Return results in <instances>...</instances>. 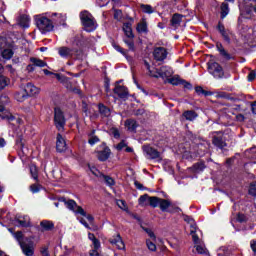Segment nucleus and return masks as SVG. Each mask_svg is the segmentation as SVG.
Segmentation results:
<instances>
[{"instance_id": "nucleus-30", "label": "nucleus", "mask_w": 256, "mask_h": 256, "mask_svg": "<svg viewBox=\"0 0 256 256\" xmlns=\"http://www.w3.org/2000/svg\"><path fill=\"white\" fill-rule=\"evenodd\" d=\"M151 196H148L147 194H144L139 197L138 203L141 207H147L150 203Z\"/></svg>"}, {"instance_id": "nucleus-45", "label": "nucleus", "mask_w": 256, "mask_h": 256, "mask_svg": "<svg viewBox=\"0 0 256 256\" xmlns=\"http://www.w3.org/2000/svg\"><path fill=\"white\" fill-rule=\"evenodd\" d=\"M101 177H103L106 185H108V187H113V185H115V180L110 177V176H105L103 174H101Z\"/></svg>"}, {"instance_id": "nucleus-58", "label": "nucleus", "mask_w": 256, "mask_h": 256, "mask_svg": "<svg viewBox=\"0 0 256 256\" xmlns=\"http://www.w3.org/2000/svg\"><path fill=\"white\" fill-rule=\"evenodd\" d=\"M90 171L91 173H93L95 175V177H101V172H99V170L95 167H90Z\"/></svg>"}, {"instance_id": "nucleus-39", "label": "nucleus", "mask_w": 256, "mask_h": 256, "mask_svg": "<svg viewBox=\"0 0 256 256\" xmlns=\"http://www.w3.org/2000/svg\"><path fill=\"white\" fill-rule=\"evenodd\" d=\"M160 201H161V198L156 197V196H150L149 205H150V207H153L155 209L156 207H159Z\"/></svg>"}, {"instance_id": "nucleus-3", "label": "nucleus", "mask_w": 256, "mask_h": 256, "mask_svg": "<svg viewBox=\"0 0 256 256\" xmlns=\"http://www.w3.org/2000/svg\"><path fill=\"white\" fill-rule=\"evenodd\" d=\"M145 67L149 71L150 77H155L156 79H166V81L173 77V69L169 66H162L159 70H151V66L148 64V62H145Z\"/></svg>"}, {"instance_id": "nucleus-15", "label": "nucleus", "mask_w": 256, "mask_h": 256, "mask_svg": "<svg viewBox=\"0 0 256 256\" xmlns=\"http://www.w3.org/2000/svg\"><path fill=\"white\" fill-rule=\"evenodd\" d=\"M114 93L117 95L120 99H127L129 97V91H127V88L125 86H119L117 85L114 88Z\"/></svg>"}, {"instance_id": "nucleus-28", "label": "nucleus", "mask_w": 256, "mask_h": 256, "mask_svg": "<svg viewBox=\"0 0 256 256\" xmlns=\"http://www.w3.org/2000/svg\"><path fill=\"white\" fill-rule=\"evenodd\" d=\"M40 226L44 231H51V229H54L55 224L53 223V221L43 220L40 222Z\"/></svg>"}, {"instance_id": "nucleus-55", "label": "nucleus", "mask_w": 256, "mask_h": 256, "mask_svg": "<svg viewBox=\"0 0 256 256\" xmlns=\"http://www.w3.org/2000/svg\"><path fill=\"white\" fill-rule=\"evenodd\" d=\"M30 173H31L33 179L37 180L38 174H37V167L36 166H31L30 167Z\"/></svg>"}, {"instance_id": "nucleus-27", "label": "nucleus", "mask_w": 256, "mask_h": 256, "mask_svg": "<svg viewBox=\"0 0 256 256\" xmlns=\"http://www.w3.org/2000/svg\"><path fill=\"white\" fill-rule=\"evenodd\" d=\"M98 109H99V113H100L101 117H110L111 116V110L107 106H105L103 104H99Z\"/></svg>"}, {"instance_id": "nucleus-18", "label": "nucleus", "mask_w": 256, "mask_h": 256, "mask_svg": "<svg viewBox=\"0 0 256 256\" xmlns=\"http://www.w3.org/2000/svg\"><path fill=\"white\" fill-rule=\"evenodd\" d=\"M158 207H160V210L163 212L169 211V213H173V210H171V208H173V204L167 199L160 198Z\"/></svg>"}, {"instance_id": "nucleus-16", "label": "nucleus", "mask_w": 256, "mask_h": 256, "mask_svg": "<svg viewBox=\"0 0 256 256\" xmlns=\"http://www.w3.org/2000/svg\"><path fill=\"white\" fill-rule=\"evenodd\" d=\"M109 241L116 249H125V243L123 239H121V235L113 236Z\"/></svg>"}, {"instance_id": "nucleus-8", "label": "nucleus", "mask_w": 256, "mask_h": 256, "mask_svg": "<svg viewBox=\"0 0 256 256\" xmlns=\"http://www.w3.org/2000/svg\"><path fill=\"white\" fill-rule=\"evenodd\" d=\"M208 71L210 75H213V77H215V79H221L225 75V73L223 72V67H221V65H219V63L217 62H209Z\"/></svg>"}, {"instance_id": "nucleus-42", "label": "nucleus", "mask_w": 256, "mask_h": 256, "mask_svg": "<svg viewBox=\"0 0 256 256\" xmlns=\"http://www.w3.org/2000/svg\"><path fill=\"white\" fill-rule=\"evenodd\" d=\"M10 80L9 78L0 75V90H3L5 87H7V85H9Z\"/></svg>"}, {"instance_id": "nucleus-44", "label": "nucleus", "mask_w": 256, "mask_h": 256, "mask_svg": "<svg viewBox=\"0 0 256 256\" xmlns=\"http://www.w3.org/2000/svg\"><path fill=\"white\" fill-rule=\"evenodd\" d=\"M195 247H196L197 253H199L200 255H207V248H205V246L201 244V242L196 244Z\"/></svg>"}, {"instance_id": "nucleus-38", "label": "nucleus", "mask_w": 256, "mask_h": 256, "mask_svg": "<svg viewBox=\"0 0 256 256\" xmlns=\"http://www.w3.org/2000/svg\"><path fill=\"white\" fill-rule=\"evenodd\" d=\"M126 127H128L129 131H135L137 129V121L130 119L125 122Z\"/></svg>"}, {"instance_id": "nucleus-10", "label": "nucleus", "mask_w": 256, "mask_h": 256, "mask_svg": "<svg viewBox=\"0 0 256 256\" xmlns=\"http://www.w3.org/2000/svg\"><path fill=\"white\" fill-rule=\"evenodd\" d=\"M97 151V158L99 159V161H107V159H109V156L111 155V149L105 143L99 145L97 147Z\"/></svg>"}, {"instance_id": "nucleus-24", "label": "nucleus", "mask_w": 256, "mask_h": 256, "mask_svg": "<svg viewBox=\"0 0 256 256\" xmlns=\"http://www.w3.org/2000/svg\"><path fill=\"white\" fill-rule=\"evenodd\" d=\"M198 116L199 115L197 114V112L193 110H187L183 113V117L185 118L186 121H195L196 117Z\"/></svg>"}, {"instance_id": "nucleus-50", "label": "nucleus", "mask_w": 256, "mask_h": 256, "mask_svg": "<svg viewBox=\"0 0 256 256\" xmlns=\"http://www.w3.org/2000/svg\"><path fill=\"white\" fill-rule=\"evenodd\" d=\"M216 97L217 99H231V96L227 92H218Z\"/></svg>"}, {"instance_id": "nucleus-26", "label": "nucleus", "mask_w": 256, "mask_h": 256, "mask_svg": "<svg viewBox=\"0 0 256 256\" xmlns=\"http://www.w3.org/2000/svg\"><path fill=\"white\" fill-rule=\"evenodd\" d=\"M115 149H117V151H123L125 149L126 153H133V148L127 146V143L124 140L116 145Z\"/></svg>"}, {"instance_id": "nucleus-31", "label": "nucleus", "mask_w": 256, "mask_h": 256, "mask_svg": "<svg viewBox=\"0 0 256 256\" xmlns=\"http://www.w3.org/2000/svg\"><path fill=\"white\" fill-rule=\"evenodd\" d=\"M190 235L192 236L195 245H199V243H201L199 236H197V226L191 225Z\"/></svg>"}, {"instance_id": "nucleus-12", "label": "nucleus", "mask_w": 256, "mask_h": 256, "mask_svg": "<svg viewBox=\"0 0 256 256\" xmlns=\"http://www.w3.org/2000/svg\"><path fill=\"white\" fill-rule=\"evenodd\" d=\"M153 55L156 61H165V59H167V49L157 47L154 49Z\"/></svg>"}, {"instance_id": "nucleus-13", "label": "nucleus", "mask_w": 256, "mask_h": 256, "mask_svg": "<svg viewBox=\"0 0 256 256\" xmlns=\"http://www.w3.org/2000/svg\"><path fill=\"white\" fill-rule=\"evenodd\" d=\"M217 29H218L220 35H222L224 41H226V43H231V32H229L228 30L225 29V25H223V23L219 22Z\"/></svg>"}, {"instance_id": "nucleus-46", "label": "nucleus", "mask_w": 256, "mask_h": 256, "mask_svg": "<svg viewBox=\"0 0 256 256\" xmlns=\"http://www.w3.org/2000/svg\"><path fill=\"white\" fill-rule=\"evenodd\" d=\"M140 7H141L143 13L151 14L155 11L151 5L142 4Z\"/></svg>"}, {"instance_id": "nucleus-43", "label": "nucleus", "mask_w": 256, "mask_h": 256, "mask_svg": "<svg viewBox=\"0 0 256 256\" xmlns=\"http://www.w3.org/2000/svg\"><path fill=\"white\" fill-rule=\"evenodd\" d=\"M167 83H170V85H181L182 80L179 78V76H173L171 78H168Z\"/></svg>"}, {"instance_id": "nucleus-4", "label": "nucleus", "mask_w": 256, "mask_h": 256, "mask_svg": "<svg viewBox=\"0 0 256 256\" xmlns=\"http://www.w3.org/2000/svg\"><path fill=\"white\" fill-rule=\"evenodd\" d=\"M80 19L82 21V25L88 33L91 31H95L97 29V22H95V18L88 11H82L80 13Z\"/></svg>"}, {"instance_id": "nucleus-56", "label": "nucleus", "mask_w": 256, "mask_h": 256, "mask_svg": "<svg viewBox=\"0 0 256 256\" xmlns=\"http://www.w3.org/2000/svg\"><path fill=\"white\" fill-rule=\"evenodd\" d=\"M184 221H186V223L190 224V228H191V225H193L194 227H197V225L195 224V221L193 220V218H191L189 216H185L184 217Z\"/></svg>"}, {"instance_id": "nucleus-62", "label": "nucleus", "mask_w": 256, "mask_h": 256, "mask_svg": "<svg viewBox=\"0 0 256 256\" xmlns=\"http://www.w3.org/2000/svg\"><path fill=\"white\" fill-rule=\"evenodd\" d=\"M117 205H118V207L120 208V209H125V201H123V200H118L117 201Z\"/></svg>"}, {"instance_id": "nucleus-2", "label": "nucleus", "mask_w": 256, "mask_h": 256, "mask_svg": "<svg viewBox=\"0 0 256 256\" xmlns=\"http://www.w3.org/2000/svg\"><path fill=\"white\" fill-rule=\"evenodd\" d=\"M57 51L58 55H60L62 59H74L75 61H83L85 59L83 50H79L77 48L61 46L57 49Z\"/></svg>"}, {"instance_id": "nucleus-63", "label": "nucleus", "mask_w": 256, "mask_h": 256, "mask_svg": "<svg viewBox=\"0 0 256 256\" xmlns=\"http://www.w3.org/2000/svg\"><path fill=\"white\" fill-rule=\"evenodd\" d=\"M250 247H251L252 251L256 253V240H252L250 242Z\"/></svg>"}, {"instance_id": "nucleus-40", "label": "nucleus", "mask_w": 256, "mask_h": 256, "mask_svg": "<svg viewBox=\"0 0 256 256\" xmlns=\"http://www.w3.org/2000/svg\"><path fill=\"white\" fill-rule=\"evenodd\" d=\"M88 143L89 145H95L96 143H99V137L95 135V130H93L92 133L89 134Z\"/></svg>"}, {"instance_id": "nucleus-5", "label": "nucleus", "mask_w": 256, "mask_h": 256, "mask_svg": "<svg viewBox=\"0 0 256 256\" xmlns=\"http://www.w3.org/2000/svg\"><path fill=\"white\" fill-rule=\"evenodd\" d=\"M36 25L41 33H49V31H53L54 27L51 19L45 16H38L36 18Z\"/></svg>"}, {"instance_id": "nucleus-49", "label": "nucleus", "mask_w": 256, "mask_h": 256, "mask_svg": "<svg viewBox=\"0 0 256 256\" xmlns=\"http://www.w3.org/2000/svg\"><path fill=\"white\" fill-rule=\"evenodd\" d=\"M248 193H249V195H252V197H256V181H254L250 184Z\"/></svg>"}, {"instance_id": "nucleus-29", "label": "nucleus", "mask_w": 256, "mask_h": 256, "mask_svg": "<svg viewBox=\"0 0 256 256\" xmlns=\"http://www.w3.org/2000/svg\"><path fill=\"white\" fill-rule=\"evenodd\" d=\"M17 223L20 225V227H30L31 220L29 219V216L19 217L17 219Z\"/></svg>"}, {"instance_id": "nucleus-64", "label": "nucleus", "mask_w": 256, "mask_h": 256, "mask_svg": "<svg viewBox=\"0 0 256 256\" xmlns=\"http://www.w3.org/2000/svg\"><path fill=\"white\" fill-rule=\"evenodd\" d=\"M41 255L42 256H49V251L47 250V248H42L41 249Z\"/></svg>"}, {"instance_id": "nucleus-52", "label": "nucleus", "mask_w": 256, "mask_h": 256, "mask_svg": "<svg viewBox=\"0 0 256 256\" xmlns=\"http://www.w3.org/2000/svg\"><path fill=\"white\" fill-rule=\"evenodd\" d=\"M195 91H196V93H197L198 95H205V96L209 95V92L205 91V90L203 89V87H201V86H197V87L195 88Z\"/></svg>"}, {"instance_id": "nucleus-19", "label": "nucleus", "mask_w": 256, "mask_h": 256, "mask_svg": "<svg viewBox=\"0 0 256 256\" xmlns=\"http://www.w3.org/2000/svg\"><path fill=\"white\" fill-rule=\"evenodd\" d=\"M183 15L181 14H174L171 19V25L174 29H178L181 25V21H183Z\"/></svg>"}, {"instance_id": "nucleus-6", "label": "nucleus", "mask_w": 256, "mask_h": 256, "mask_svg": "<svg viewBox=\"0 0 256 256\" xmlns=\"http://www.w3.org/2000/svg\"><path fill=\"white\" fill-rule=\"evenodd\" d=\"M59 201L61 203H64V205L67 207V209H69L70 211H73L74 213L78 214V215H82L83 217H85L86 212L85 210H83L81 208V206L77 205V202H75V200H65V198H60Z\"/></svg>"}, {"instance_id": "nucleus-48", "label": "nucleus", "mask_w": 256, "mask_h": 256, "mask_svg": "<svg viewBox=\"0 0 256 256\" xmlns=\"http://www.w3.org/2000/svg\"><path fill=\"white\" fill-rule=\"evenodd\" d=\"M124 43L127 44L130 51H133V49H135V43L133 42V38L127 37L126 39H124Z\"/></svg>"}, {"instance_id": "nucleus-21", "label": "nucleus", "mask_w": 256, "mask_h": 256, "mask_svg": "<svg viewBox=\"0 0 256 256\" xmlns=\"http://www.w3.org/2000/svg\"><path fill=\"white\" fill-rule=\"evenodd\" d=\"M29 23H31V18L27 15H21L18 19V25L24 29L29 28Z\"/></svg>"}, {"instance_id": "nucleus-57", "label": "nucleus", "mask_w": 256, "mask_h": 256, "mask_svg": "<svg viewBox=\"0 0 256 256\" xmlns=\"http://www.w3.org/2000/svg\"><path fill=\"white\" fill-rule=\"evenodd\" d=\"M30 191H32L33 193H39V191H40L39 184H32L30 186Z\"/></svg>"}, {"instance_id": "nucleus-54", "label": "nucleus", "mask_w": 256, "mask_h": 256, "mask_svg": "<svg viewBox=\"0 0 256 256\" xmlns=\"http://www.w3.org/2000/svg\"><path fill=\"white\" fill-rule=\"evenodd\" d=\"M7 45V38L0 36V51L1 49H5Z\"/></svg>"}, {"instance_id": "nucleus-41", "label": "nucleus", "mask_w": 256, "mask_h": 256, "mask_svg": "<svg viewBox=\"0 0 256 256\" xmlns=\"http://www.w3.org/2000/svg\"><path fill=\"white\" fill-rule=\"evenodd\" d=\"M136 29H137L138 33H147V22H145V20H143L142 22L138 23Z\"/></svg>"}, {"instance_id": "nucleus-11", "label": "nucleus", "mask_w": 256, "mask_h": 256, "mask_svg": "<svg viewBox=\"0 0 256 256\" xmlns=\"http://www.w3.org/2000/svg\"><path fill=\"white\" fill-rule=\"evenodd\" d=\"M56 149L58 153H65V151H67V142L65 141V138H63L61 134H57Z\"/></svg>"}, {"instance_id": "nucleus-33", "label": "nucleus", "mask_w": 256, "mask_h": 256, "mask_svg": "<svg viewBox=\"0 0 256 256\" xmlns=\"http://www.w3.org/2000/svg\"><path fill=\"white\" fill-rule=\"evenodd\" d=\"M220 55H222V57H224V59H231V55L229 53H227V51L225 50V48H223V44L221 43H217L216 45Z\"/></svg>"}, {"instance_id": "nucleus-22", "label": "nucleus", "mask_w": 256, "mask_h": 256, "mask_svg": "<svg viewBox=\"0 0 256 256\" xmlns=\"http://www.w3.org/2000/svg\"><path fill=\"white\" fill-rule=\"evenodd\" d=\"M14 97L16 101H18L19 103H23V101H25L29 96H27V91L22 88L15 93Z\"/></svg>"}, {"instance_id": "nucleus-53", "label": "nucleus", "mask_w": 256, "mask_h": 256, "mask_svg": "<svg viewBox=\"0 0 256 256\" xmlns=\"http://www.w3.org/2000/svg\"><path fill=\"white\" fill-rule=\"evenodd\" d=\"M114 19H116L117 21H121V19H123V12L121 10H115Z\"/></svg>"}, {"instance_id": "nucleus-47", "label": "nucleus", "mask_w": 256, "mask_h": 256, "mask_svg": "<svg viewBox=\"0 0 256 256\" xmlns=\"http://www.w3.org/2000/svg\"><path fill=\"white\" fill-rule=\"evenodd\" d=\"M146 245L149 251H157V245H155V241L146 240Z\"/></svg>"}, {"instance_id": "nucleus-1", "label": "nucleus", "mask_w": 256, "mask_h": 256, "mask_svg": "<svg viewBox=\"0 0 256 256\" xmlns=\"http://www.w3.org/2000/svg\"><path fill=\"white\" fill-rule=\"evenodd\" d=\"M8 231L13 235L16 239L20 248L22 249V253L26 256L35 255V242H33V238L31 237H23V232L18 231L14 232L13 228H9Z\"/></svg>"}, {"instance_id": "nucleus-60", "label": "nucleus", "mask_w": 256, "mask_h": 256, "mask_svg": "<svg viewBox=\"0 0 256 256\" xmlns=\"http://www.w3.org/2000/svg\"><path fill=\"white\" fill-rule=\"evenodd\" d=\"M146 233H148V236L150 237V239H152V241H155L157 239L155 233H153V231H151L150 229H146Z\"/></svg>"}, {"instance_id": "nucleus-32", "label": "nucleus", "mask_w": 256, "mask_h": 256, "mask_svg": "<svg viewBox=\"0 0 256 256\" xmlns=\"http://www.w3.org/2000/svg\"><path fill=\"white\" fill-rule=\"evenodd\" d=\"M123 31H124L126 37L133 39L134 36H133V29L131 28V23H124Z\"/></svg>"}, {"instance_id": "nucleus-14", "label": "nucleus", "mask_w": 256, "mask_h": 256, "mask_svg": "<svg viewBox=\"0 0 256 256\" xmlns=\"http://www.w3.org/2000/svg\"><path fill=\"white\" fill-rule=\"evenodd\" d=\"M144 153H146L148 159H161V153L151 146L144 147Z\"/></svg>"}, {"instance_id": "nucleus-61", "label": "nucleus", "mask_w": 256, "mask_h": 256, "mask_svg": "<svg viewBox=\"0 0 256 256\" xmlns=\"http://www.w3.org/2000/svg\"><path fill=\"white\" fill-rule=\"evenodd\" d=\"M255 77H256L255 71H251V72L248 74V81H255Z\"/></svg>"}, {"instance_id": "nucleus-36", "label": "nucleus", "mask_w": 256, "mask_h": 256, "mask_svg": "<svg viewBox=\"0 0 256 256\" xmlns=\"http://www.w3.org/2000/svg\"><path fill=\"white\" fill-rule=\"evenodd\" d=\"M30 61L32 65H35V67H47V63L41 59L31 58Z\"/></svg>"}, {"instance_id": "nucleus-17", "label": "nucleus", "mask_w": 256, "mask_h": 256, "mask_svg": "<svg viewBox=\"0 0 256 256\" xmlns=\"http://www.w3.org/2000/svg\"><path fill=\"white\" fill-rule=\"evenodd\" d=\"M109 241L116 249H125V243L123 239H121V235L113 236Z\"/></svg>"}, {"instance_id": "nucleus-34", "label": "nucleus", "mask_w": 256, "mask_h": 256, "mask_svg": "<svg viewBox=\"0 0 256 256\" xmlns=\"http://www.w3.org/2000/svg\"><path fill=\"white\" fill-rule=\"evenodd\" d=\"M88 238L90 239V241H92L93 247H95V249H99L101 247V242H99V239L95 238V234L88 233Z\"/></svg>"}, {"instance_id": "nucleus-25", "label": "nucleus", "mask_w": 256, "mask_h": 256, "mask_svg": "<svg viewBox=\"0 0 256 256\" xmlns=\"http://www.w3.org/2000/svg\"><path fill=\"white\" fill-rule=\"evenodd\" d=\"M212 143L213 145H215V147H218L219 149H224L225 147H227V143H225V141H223L221 137L214 136Z\"/></svg>"}, {"instance_id": "nucleus-51", "label": "nucleus", "mask_w": 256, "mask_h": 256, "mask_svg": "<svg viewBox=\"0 0 256 256\" xmlns=\"http://www.w3.org/2000/svg\"><path fill=\"white\" fill-rule=\"evenodd\" d=\"M193 169L196 173H199V171H203V169H205V164L203 163L194 164Z\"/></svg>"}, {"instance_id": "nucleus-9", "label": "nucleus", "mask_w": 256, "mask_h": 256, "mask_svg": "<svg viewBox=\"0 0 256 256\" xmlns=\"http://www.w3.org/2000/svg\"><path fill=\"white\" fill-rule=\"evenodd\" d=\"M0 119H2V121H8V123H12V121L16 120L18 125L21 123V119L13 115V113L7 110L3 105H0Z\"/></svg>"}, {"instance_id": "nucleus-59", "label": "nucleus", "mask_w": 256, "mask_h": 256, "mask_svg": "<svg viewBox=\"0 0 256 256\" xmlns=\"http://www.w3.org/2000/svg\"><path fill=\"white\" fill-rule=\"evenodd\" d=\"M89 255L90 256H99V248H95V246H93V249L90 250Z\"/></svg>"}, {"instance_id": "nucleus-7", "label": "nucleus", "mask_w": 256, "mask_h": 256, "mask_svg": "<svg viewBox=\"0 0 256 256\" xmlns=\"http://www.w3.org/2000/svg\"><path fill=\"white\" fill-rule=\"evenodd\" d=\"M54 123L58 131H63V129H65V115L61 108L54 109Z\"/></svg>"}, {"instance_id": "nucleus-20", "label": "nucleus", "mask_w": 256, "mask_h": 256, "mask_svg": "<svg viewBox=\"0 0 256 256\" xmlns=\"http://www.w3.org/2000/svg\"><path fill=\"white\" fill-rule=\"evenodd\" d=\"M24 90L27 93V96L29 97V95H38L39 93V88H37V86L28 83L25 87Z\"/></svg>"}, {"instance_id": "nucleus-37", "label": "nucleus", "mask_w": 256, "mask_h": 256, "mask_svg": "<svg viewBox=\"0 0 256 256\" xmlns=\"http://www.w3.org/2000/svg\"><path fill=\"white\" fill-rule=\"evenodd\" d=\"M74 43L77 47H83L85 45V37L83 35H77L74 39Z\"/></svg>"}, {"instance_id": "nucleus-23", "label": "nucleus", "mask_w": 256, "mask_h": 256, "mask_svg": "<svg viewBox=\"0 0 256 256\" xmlns=\"http://www.w3.org/2000/svg\"><path fill=\"white\" fill-rule=\"evenodd\" d=\"M4 49L1 53L2 59H5L6 61H9L14 55V52L11 48H9V44H7V47L2 48Z\"/></svg>"}, {"instance_id": "nucleus-35", "label": "nucleus", "mask_w": 256, "mask_h": 256, "mask_svg": "<svg viewBox=\"0 0 256 256\" xmlns=\"http://www.w3.org/2000/svg\"><path fill=\"white\" fill-rule=\"evenodd\" d=\"M229 15V4L222 3L221 5V19H225Z\"/></svg>"}]
</instances>
